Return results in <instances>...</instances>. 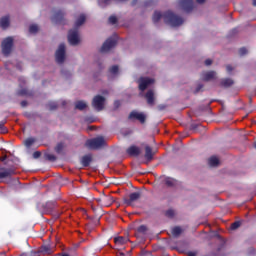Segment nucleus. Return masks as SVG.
<instances>
[{"label":"nucleus","instance_id":"obj_1","mask_svg":"<svg viewBox=\"0 0 256 256\" xmlns=\"http://www.w3.org/2000/svg\"><path fill=\"white\" fill-rule=\"evenodd\" d=\"M162 18L164 19V23H166V25H170V27H181V25L185 23V20H183L182 17L173 13L171 10H168L163 14L159 11H155L152 21L153 23H159Z\"/></svg>","mask_w":256,"mask_h":256},{"label":"nucleus","instance_id":"obj_2","mask_svg":"<svg viewBox=\"0 0 256 256\" xmlns=\"http://www.w3.org/2000/svg\"><path fill=\"white\" fill-rule=\"evenodd\" d=\"M86 145L90 149H101V147H105V138H103V136H100L87 140Z\"/></svg>","mask_w":256,"mask_h":256},{"label":"nucleus","instance_id":"obj_3","mask_svg":"<svg viewBox=\"0 0 256 256\" xmlns=\"http://www.w3.org/2000/svg\"><path fill=\"white\" fill-rule=\"evenodd\" d=\"M11 51H13V38L7 37L2 41V53L5 57H9Z\"/></svg>","mask_w":256,"mask_h":256},{"label":"nucleus","instance_id":"obj_4","mask_svg":"<svg viewBox=\"0 0 256 256\" xmlns=\"http://www.w3.org/2000/svg\"><path fill=\"white\" fill-rule=\"evenodd\" d=\"M92 107H94L96 111H103V109H105V97L96 95L92 100Z\"/></svg>","mask_w":256,"mask_h":256},{"label":"nucleus","instance_id":"obj_5","mask_svg":"<svg viewBox=\"0 0 256 256\" xmlns=\"http://www.w3.org/2000/svg\"><path fill=\"white\" fill-rule=\"evenodd\" d=\"M56 63L63 65L65 63V44H60L55 53Z\"/></svg>","mask_w":256,"mask_h":256},{"label":"nucleus","instance_id":"obj_6","mask_svg":"<svg viewBox=\"0 0 256 256\" xmlns=\"http://www.w3.org/2000/svg\"><path fill=\"white\" fill-rule=\"evenodd\" d=\"M117 45V39L110 37L108 38L101 47V53H107V51H111L113 47Z\"/></svg>","mask_w":256,"mask_h":256},{"label":"nucleus","instance_id":"obj_7","mask_svg":"<svg viewBox=\"0 0 256 256\" xmlns=\"http://www.w3.org/2000/svg\"><path fill=\"white\" fill-rule=\"evenodd\" d=\"M68 42L70 45H79V31L72 29L68 33Z\"/></svg>","mask_w":256,"mask_h":256},{"label":"nucleus","instance_id":"obj_8","mask_svg":"<svg viewBox=\"0 0 256 256\" xmlns=\"http://www.w3.org/2000/svg\"><path fill=\"white\" fill-rule=\"evenodd\" d=\"M141 199V192H133L129 196L124 198L125 205L131 206L135 201Z\"/></svg>","mask_w":256,"mask_h":256},{"label":"nucleus","instance_id":"obj_9","mask_svg":"<svg viewBox=\"0 0 256 256\" xmlns=\"http://www.w3.org/2000/svg\"><path fill=\"white\" fill-rule=\"evenodd\" d=\"M65 12L63 10H58L54 13L52 21L57 25H65Z\"/></svg>","mask_w":256,"mask_h":256},{"label":"nucleus","instance_id":"obj_10","mask_svg":"<svg viewBox=\"0 0 256 256\" xmlns=\"http://www.w3.org/2000/svg\"><path fill=\"white\" fill-rule=\"evenodd\" d=\"M42 209L46 215H52L53 211L57 209V202L50 201L42 205Z\"/></svg>","mask_w":256,"mask_h":256},{"label":"nucleus","instance_id":"obj_11","mask_svg":"<svg viewBox=\"0 0 256 256\" xmlns=\"http://www.w3.org/2000/svg\"><path fill=\"white\" fill-rule=\"evenodd\" d=\"M128 119H135L136 121H140L141 123H145V121H147V116H145L143 113L138 112V111H132L129 116Z\"/></svg>","mask_w":256,"mask_h":256},{"label":"nucleus","instance_id":"obj_12","mask_svg":"<svg viewBox=\"0 0 256 256\" xmlns=\"http://www.w3.org/2000/svg\"><path fill=\"white\" fill-rule=\"evenodd\" d=\"M179 3L186 13H191V11H193V0H180Z\"/></svg>","mask_w":256,"mask_h":256},{"label":"nucleus","instance_id":"obj_13","mask_svg":"<svg viewBox=\"0 0 256 256\" xmlns=\"http://www.w3.org/2000/svg\"><path fill=\"white\" fill-rule=\"evenodd\" d=\"M15 175V170L12 168H0V179H7Z\"/></svg>","mask_w":256,"mask_h":256},{"label":"nucleus","instance_id":"obj_14","mask_svg":"<svg viewBox=\"0 0 256 256\" xmlns=\"http://www.w3.org/2000/svg\"><path fill=\"white\" fill-rule=\"evenodd\" d=\"M126 153L130 155V157H139V155H141V148L132 145L127 148Z\"/></svg>","mask_w":256,"mask_h":256},{"label":"nucleus","instance_id":"obj_15","mask_svg":"<svg viewBox=\"0 0 256 256\" xmlns=\"http://www.w3.org/2000/svg\"><path fill=\"white\" fill-rule=\"evenodd\" d=\"M154 83V80L151 78H141L139 83V89L140 91H145L149 85H152Z\"/></svg>","mask_w":256,"mask_h":256},{"label":"nucleus","instance_id":"obj_16","mask_svg":"<svg viewBox=\"0 0 256 256\" xmlns=\"http://www.w3.org/2000/svg\"><path fill=\"white\" fill-rule=\"evenodd\" d=\"M145 97L148 105H155V93L153 92V90H148Z\"/></svg>","mask_w":256,"mask_h":256},{"label":"nucleus","instance_id":"obj_17","mask_svg":"<svg viewBox=\"0 0 256 256\" xmlns=\"http://www.w3.org/2000/svg\"><path fill=\"white\" fill-rule=\"evenodd\" d=\"M93 161V156L91 154L84 155L81 158V165L83 167H89Z\"/></svg>","mask_w":256,"mask_h":256},{"label":"nucleus","instance_id":"obj_18","mask_svg":"<svg viewBox=\"0 0 256 256\" xmlns=\"http://www.w3.org/2000/svg\"><path fill=\"white\" fill-rule=\"evenodd\" d=\"M155 155V153H153V148H151V146L146 145L145 146V159L147 161H153V156Z\"/></svg>","mask_w":256,"mask_h":256},{"label":"nucleus","instance_id":"obj_19","mask_svg":"<svg viewBox=\"0 0 256 256\" xmlns=\"http://www.w3.org/2000/svg\"><path fill=\"white\" fill-rule=\"evenodd\" d=\"M215 75H217L215 71L203 72L201 78L202 81H211V79H215Z\"/></svg>","mask_w":256,"mask_h":256},{"label":"nucleus","instance_id":"obj_20","mask_svg":"<svg viewBox=\"0 0 256 256\" xmlns=\"http://www.w3.org/2000/svg\"><path fill=\"white\" fill-rule=\"evenodd\" d=\"M233 79L231 78H224L220 81V87H224L225 89L231 87L233 85Z\"/></svg>","mask_w":256,"mask_h":256},{"label":"nucleus","instance_id":"obj_21","mask_svg":"<svg viewBox=\"0 0 256 256\" xmlns=\"http://www.w3.org/2000/svg\"><path fill=\"white\" fill-rule=\"evenodd\" d=\"M11 25V22L9 21V16H4L0 19V27L2 29H7Z\"/></svg>","mask_w":256,"mask_h":256},{"label":"nucleus","instance_id":"obj_22","mask_svg":"<svg viewBox=\"0 0 256 256\" xmlns=\"http://www.w3.org/2000/svg\"><path fill=\"white\" fill-rule=\"evenodd\" d=\"M40 253H43L44 255H51L53 253V248H51L50 245H42L40 247Z\"/></svg>","mask_w":256,"mask_h":256},{"label":"nucleus","instance_id":"obj_23","mask_svg":"<svg viewBox=\"0 0 256 256\" xmlns=\"http://www.w3.org/2000/svg\"><path fill=\"white\" fill-rule=\"evenodd\" d=\"M114 242L116 245H125V243H129V238L119 236V237L114 238Z\"/></svg>","mask_w":256,"mask_h":256},{"label":"nucleus","instance_id":"obj_24","mask_svg":"<svg viewBox=\"0 0 256 256\" xmlns=\"http://www.w3.org/2000/svg\"><path fill=\"white\" fill-rule=\"evenodd\" d=\"M75 109H78V111H84V109H87V103L83 100H79L75 102Z\"/></svg>","mask_w":256,"mask_h":256},{"label":"nucleus","instance_id":"obj_25","mask_svg":"<svg viewBox=\"0 0 256 256\" xmlns=\"http://www.w3.org/2000/svg\"><path fill=\"white\" fill-rule=\"evenodd\" d=\"M113 203V198L111 196H103L102 197V205L105 207H109Z\"/></svg>","mask_w":256,"mask_h":256},{"label":"nucleus","instance_id":"obj_26","mask_svg":"<svg viewBox=\"0 0 256 256\" xmlns=\"http://www.w3.org/2000/svg\"><path fill=\"white\" fill-rule=\"evenodd\" d=\"M85 21H86L85 14L80 15L75 22V27H81V25H83Z\"/></svg>","mask_w":256,"mask_h":256},{"label":"nucleus","instance_id":"obj_27","mask_svg":"<svg viewBox=\"0 0 256 256\" xmlns=\"http://www.w3.org/2000/svg\"><path fill=\"white\" fill-rule=\"evenodd\" d=\"M208 163L210 167H217L219 165V158L212 156L209 158Z\"/></svg>","mask_w":256,"mask_h":256},{"label":"nucleus","instance_id":"obj_28","mask_svg":"<svg viewBox=\"0 0 256 256\" xmlns=\"http://www.w3.org/2000/svg\"><path fill=\"white\" fill-rule=\"evenodd\" d=\"M63 149H65V144L63 142H60L55 147V152L59 154L63 153Z\"/></svg>","mask_w":256,"mask_h":256},{"label":"nucleus","instance_id":"obj_29","mask_svg":"<svg viewBox=\"0 0 256 256\" xmlns=\"http://www.w3.org/2000/svg\"><path fill=\"white\" fill-rule=\"evenodd\" d=\"M164 183L166 187H175V180L173 178H165Z\"/></svg>","mask_w":256,"mask_h":256},{"label":"nucleus","instance_id":"obj_30","mask_svg":"<svg viewBox=\"0 0 256 256\" xmlns=\"http://www.w3.org/2000/svg\"><path fill=\"white\" fill-rule=\"evenodd\" d=\"M181 233H182V230H181V227H179V226H176L172 229V235L174 237H179V235H181Z\"/></svg>","mask_w":256,"mask_h":256},{"label":"nucleus","instance_id":"obj_31","mask_svg":"<svg viewBox=\"0 0 256 256\" xmlns=\"http://www.w3.org/2000/svg\"><path fill=\"white\" fill-rule=\"evenodd\" d=\"M45 159H47V161H51L52 163L57 161V156L54 154H45Z\"/></svg>","mask_w":256,"mask_h":256},{"label":"nucleus","instance_id":"obj_32","mask_svg":"<svg viewBox=\"0 0 256 256\" xmlns=\"http://www.w3.org/2000/svg\"><path fill=\"white\" fill-rule=\"evenodd\" d=\"M241 223V221H235L231 224L230 229H232V231L239 229L241 227Z\"/></svg>","mask_w":256,"mask_h":256},{"label":"nucleus","instance_id":"obj_33","mask_svg":"<svg viewBox=\"0 0 256 256\" xmlns=\"http://www.w3.org/2000/svg\"><path fill=\"white\" fill-rule=\"evenodd\" d=\"M109 73H111L112 75H117L119 73V66L114 65L110 67Z\"/></svg>","mask_w":256,"mask_h":256},{"label":"nucleus","instance_id":"obj_34","mask_svg":"<svg viewBox=\"0 0 256 256\" xmlns=\"http://www.w3.org/2000/svg\"><path fill=\"white\" fill-rule=\"evenodd\" d=\"M37 31H39V26H37L36 24L30 25L29 33L35 34L37 33Z\"/></svg>","mask_w":256,"mask_h":256},{"label":"nucleus","instance_id":"obj_35","mask_svg":"<svg viewBox=\"0 0 256 256\" xmlns=\"http://www.w3.org/2000/svg\"><path fill=\"white\" fill-rule=\"evenodd\" d=\"M137 232H138V233H142V235H145V233H147V226H145V225H140V226L137 228Z\"/></svg>","mask_w":256,"mask_h":256},{"label":"nucleus","instance_id":"obj_36","mask_svg":"<svg viewBox=\"0 0 256 256\" xmlns=\"http://www.w3.org/2000/svg\"><path fill=\"white\" fill-rule=\"evenodd\" d=\"M165 215H166V217L173 219V217H175V211L173 209H169L165 212Z\"/></svg>","mask_w":256,"mask_h":256},{"label":"nucleus","instance_id":"obj_37","mask_svg":"<svg viewBox=\"0 0 256 256\" xmlns=\"http://www.w3.org/2000/svg\"><path fill=\"white\" fill-rule=\"evenodd\" d=\"M33 143H35V138L30 137V138H27V139L25 140V145H26L27 147H31V145H33Z\"/></svg>","mask_w":256,"mask_h":256},{"label":"nucleus","instance_id":"obj_38","mask_svg":"<svg viewBox=\"0 0 256 256\" xmlns=\"http://www.w3.org/2000/svg\"><path fill=\"white\" fill-rule=\"evenodd\" d=\"M247 53H249V51L247 50V48L242 47V48L239 49V55H240V57H243V56L247 55Z\"/></svg>","mask_w":256,"mask_h":256},{"label":"nucleus","instance_id":"obj_39","mask_svg":"<svg viewBox=\"0 0 256 256\" xmlns=\"http://www.w3.org/2000/svg\"><path fill=\"white\" fill-rule=\"evenodd\" d=\"M110 25H116L117 23V16H110L108 19Z\"/></svg>","mask_w":256,"mask_h":256},{"label":"nucleus","instance_id":"obj_40","mask_svg":"<svg viewBox=\"0 0 256 256\" xmlns=\"http://www.w3.org/2000/svg\"><path fill=\"white\" fill-rule=\"evenodd\" d=\"M48 107H49L50 111H55V109H57V103H55V102H50V103L48 104Z\"/></svg>","mask_w":256,"mask_h":256},{"label":"nucleus","instance_id":"obj_41","mask_svg":"<svg viewBox=\"0 0 256 256\" xmlns=\"http://www.w3.org/2000/svg\"><path fill=\"white\" fill-rule=\"evenodd\" d=\"M0 133H7V128H5V124L0 123Z\"/></svg>","mask_w":256,"mask_h":256},{"label":"nucleus","instance_id":"obj_42","mask_svg":"<svg viewBox=\"0 0 256 256\" xmlns=\"http://www.w3.org/2000/svg\"><path fill=\"white\" fill-rule=\"evenodd\" d=\"M39 157H41V153H40L39 151H35V152L33 153V158H34V159H39Z\"/></svg>","mask_w":256,"mask_h":256},{"label":"nucleus","instance_id":"obj_43","mask_svg":"<svg viewBox=\"0 0 256 256\" xmlns=\"http://www.w3.org/2000/svg\"><path fill=\"white\" fill-rule=\"evenodd\" d=\"M205 65H206L207 67H209V65H213V60H211V59H206V60H205Z\"/></svg>","mask_w":256,"mask_h":256},{"label":"nucleus","instance_id":"obj_44","mask_svg":"<svg viewBox=\"0 0 256 256\" xmlns=\"http://www.w3.org/2000/svg\"><path fill=\"white\" fill-rule=\"evenodd\" d=\"M201 89H203V84H198V86L196 87L195 93H199Z\"/></svg>","mask_w":256,"mask_h":256},{"label":"nucleus","instance_id":"obj_45","mask_svg":"<svg viewBox=\"0 0 256 256\" xmlns=\"http://www.w3.org/2000/svg\"><path fill=\"white\" fill-rule=\"evenodd\" d=\"M226 71H227V73H231V71H233V66L227 65L226 66Z\"/></svg>","mask_w":256,"mask_h":256},{"label":"nucleus","instance_id":"obj_46","mask_svg":"<svg viewBox=\"0 0 256 256\" xmlns=\"http://www.w3.org/2000/svg\"><path fill=\"white\" fill-rule=\"evenodd\" d=\"M114 106H115L116 109H118V107L121 106V102H120L119 100H116V101L114 102Z\"/></svg>","mask_w":256,"mask_h":256},{"label":"nucleus","instance_id":"obj_47","mask_svg":"<svg viewBox=\"0 0 256 256\" xmlns=\"http://www.w3.org/2000/svg\"><path fill=\"white\" fill-rule=\"evenodd\" d=\"M165 107H166L165 105H159L158 109H159V111H163V109H165Z\"/></svg>","mask_w":256,"mask_h":256},{"label":"nucleus","instance_id":"obj_48","mask_svg":"<svg viewBox=\"0 0 256 256\" xmlns=\"http://www.w3.org/2000/svg\"><path fill=\"white\" fill-rule=\"evenodd\" d=\"M188 256H197L196 252H188Z\"/></svg>","mask_w":256,"mask_h":256},{"label":"nucleus","instance_id":"obj_49","mask_svg":"<svg viewBox=\"0 0 256 256\" xmlns=\"http://www.w3.org/2000/svg\"><path fill=\"white\" fill-rule=\"evenodd\" d=\"M97 201L98 203H101V205H103V198H98Z\"/></svg>","mask_w":256,"mask_h":256},{"label":"nucleus","instance_id":"obj_50","mask_svg":"<svg viewBox=\"0 0 256 256\" xmlns=\"http://www.w3.org/2000/svg\"><path fill=\"white\" fill-rule=\"evenodd\" d=\"M196 1H197V3H199L200 5L203 4V3H205V0H196Z\"/></svg>","mask_w":256,"mask_h":256},{"label":"nucleus","instance_id":"obj_51","mask_svg":"<svg viewBox=\"0 0 256 256\" xmlns=\"http://www.w3.org/2000/svg\"><path fill=\"white\" fill-rule=\"evenodd\" d=\"M21 105H22V107H25L27 105V102L26 101H22Z\"/></svg>","mask_w":256,"mask_h":256},{"label":"nucleus","instance_id":"obj_52","mask_svg":"<svg viewBox=\"0 0 256 256\" xmlns=\"http://www.w3.org/2000/svg\"><path fill=\"white\" fill-rule=\"evenodd\" d=\"M252 4L254 7H256V0H253Z\"/></svg>","mask_w":256,"mask_h":256},{"label":"nucleus","instance_id":"obj_53","mask_svg":"<svg viewBox=\"0 0 256 256\" xmlns=\"http://www.w3.org/2000/svg\"><path fill=\"white\" fill-rule=\"evenodd\" d=\"M145 5L147 6V5H151V1H147L146 3H145Z\"/></svg>","mask_w":256,"mask_h":256},{"label":"nucleus","instance_id":"obj_54","mask_svg":"<svg viewBox=\"0 0 256 256\" xmlns=\"http://www.w3.org/2000/svg\"><path fill=\"white\" fill-rule=\"evenodd\" d=\"M20 95H25V90H22V91L20 92Z\"/></svg>","mask_w":256,"mask_h":256},{"label":"nucleus","instance_id":"obj_55","mask_svg":"<svg viewBox=\"0 0 256 256\" xmlns=\"http://www.w3.org/2000/svg\"><path fill=\"white\" fill-rule=\"evenodd\" d=\"M137 4V0H134L133 2H132V5H136Z\"/></svg>","mask_w":256,"mask_h":256},{"label":"nucleus","instance_id":"obj_56","mask_svg":"<svg viewBox=\"0 0 256 256\" xmlns=\"http://www.w3.org/2000/svg\"><path fill=\"white\" fill-rule=\"evenodd\" d=\"M250 251H252V253H255V249H250Z\"/></svg>","mask_w":256,"mask_h":256},{"label":"nucleus","instance_id":"obj_57","mask_svg":"<svg viewBox=\"0 0 256 256\" xmlns=\"http://www.w3.org/2000/svg\"><path fill=\"white\" fill-rule=\"evenodd\" d=\"M253 145H254V147L256 148V142H254V144H253Z\"/></svg>","mask_w":256,"mask_h":256},{"label":"nucleus","instance_id":"obj_58","mask_svg":"<svg viewBox=\"0 0 256 256\" xmlns=\"http://www.w3.org/2000/svg\"><path fill=\"white\" fill-rule=\"evenodd\" d=\"M233 31H237V29H234Z\"/></svg>","mask_w":256,"mask_h":256},{"label":"nucleus","instance_id":"obj_59","mask_svg":"<svg viewBox=\"0 0 256 256\" xmlns=\"http://www.w3.org/2000/svg\"><path fill=\"white\" fill-rule=\"evenodd\" d=\"M105 93H107V92H103V94H105Z\"/></svg>","mask_w":256,"mask_h":256}]
</instances>
